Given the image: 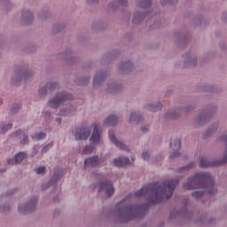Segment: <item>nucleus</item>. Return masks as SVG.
I'll return each instance as SVG.
<instances>
[{
	"mask_svg": "<svg viewBox=\"0 0 227 227\" xmlns=\"http://www.w3.org/2000/svg\"><path fill=\"white\" fill-rule=\"evenodd\" d=\"M36 175H45V166H40L35 168Z\"/></svg>",
	"mask_w": 227,
	"mask_h": 227,
	"instance_id": "47",
	"label": "nucleus"
},
{
	"mask_svg": "<svg viewBox=\"0 0 227 227\" xmlns=\"http://www.w3.org/2000/svg\"><path fill=\"white\" fill-rule=\"evenodd\" d=\"M12 207L10 206V204L5 203V204H1L0 205V212L1 214H8V212H10Z\"/></svg>",
	"mask_w": 227,
	"mask_h": 227,
	"instance_id": "41",
	"label": "nucleus"
},
{
	"mask_svg": "<svg viewBox=\"0 0 227 227\" xmlns=\"http://www.w3.org/2000/svg\"><path fill=\"white\" fill-rule=\"evenodd\" d=\"M86 1H87V4H89L90 6L98 4V3H100V0H86Z\"/></svg>",
	"mask_w": 227,
	"mask_h": 227,
	"instance_id": "53",
	"label": "nucleus"
},
{
	"mask_svg": "<svg viewBox=\"0 0 227 227\" xmlns=\"http://www.w3.org/2000/svg\"><path fill=\"white\" fill-rule=\"evenodd\" d=\"M13 127V124L7 123V124H1L0 125V134H6L8 130H10Z\"/></svg>",
	"mask_w": 227,
	"mask_h": 227,
	"instance_id": "37",
	"label": "nucleus"
},
{
	"mask_svg": "<svg viewBox=\"0 0 227 227\" xmlns=\"http://www.w3.org/2000/svg\"><path fill=\"white\" fill-rule=\"evenodd\" d=\"M186 191H193V189H207L209 194H215V186L214 185V178L208 172H197L194 176L188 177L187 182L184 184Z\"/></svg>",
	"mask_w": 227,
	"mask_h": 227,
	"instance_id": "3",
	"label": "nucleus"
},
{
	"mask_svg": "<svg viewBox=\"0 0 227 227\" xmlns=\"http://www.w3.org/2000/svg\"><path fill=\"white\" fill-rule=\"evenodd\" d=\"M107 75L109 73L107 71H99L98 72L93 79V88L98 89L102 88V84L106 82V79H107Z\"/></svg>",
	"mask_w": 227,
	"mask_h": 227,
	"instance_id": "12",
	"label": "nucleus"
},
{
	"mask_svg": "<svg viewBox=\"0 0 227 227\" xmlns=\"http://www.w3.org/2000/svg\"><path fill=\"white\" fill-rule=\"evenodd\" d=\"M118 68L120 74H130L134 70V64L130 60L122 61L120 63Z\"/></svg>",
	"mask_w": 227,
	"mask_h": 227,
	"instance_id": "20",
	"label": "nucleus"
},
{
	"mask_svg": "<svg viewBox=\"0 0 227 227\" xmlns=\"http://www.w3.org/2000/svg\"><path fill=\"white\" fill-rule=\"evenodd\" d=\"M47 93H49V89L47 88V85L44 84L43 87L39 88L37 95L39 98H43L44 97H47Z\"/></svg>",
	"mask_w": 227,
	"mask_h": 227,
	"instance_id": "35",
	"label": "nucleus"
},
{
	"mask_svg": "<svg viewBox=\"0 0 227 227\" xmlns=\"http://www.w3.org/2000/svg\"><path fill=\"white\" fill-rule=\"evenodd\" d=\"M45 137H47V133L45 132L35 133L32 136V139H34V141H42V139H45Z\"/></svg>",
	"mask_w": 227,
	"mask_h": 227,
	"instance_id": "38",
	"label": "nucleus"
},
{
	"mask_svg": "<svg viewBox=\"0 0 227 227\" xmlns=\"http://www.w3.org/2000/svg\"><path fill=\"white\" fill-rule=\"evenodd\" d=\"M74 82L75 84H77V86H88V84L90 83V75L77 78Z\"/></svg>",
	"mask_w": 227,
	"mask_h": 227,
	"instance_id": "33",
	"label": "nucleus"
},
{
	"mask_svg": "<svg viewBox=\"0 0 227 227\" xmlns=\"http://www.w3.org/2000/svg\"><path fill=\"white\" fill-rule=\"evenodd\" d=\"M58 215H59V211L56 210V211L54 212V216L56 217V216H58Z\"/></svg>",
	"mask_w": 227,
	"mask_h": 227,
	"instance_id": "61",
	"label": "nucleus"
},
{
	"mask_svg": "<svg viewBox=\"0 0 227 227\" xmlns=\"http://www.w3.org/2000/svg\"><path fill=\"white\" fill-rule=\"evenodd\" d=\"M142 134H148L150 132V124H144L140 127Z\"/></svg>",
	"mask_w": 227,
	"mask_h": 227,
	"instance_id": "46",
	"label": "nucleus"
},
{
	"mask_svg": "<svg viewBox=\"0 0 227 227\" xmlns=\"http://www.w3.org/2000/svg\"><path fill=\"white\" fill-rule=\"evenodd\" d=\"M64 27H65V24L57 23L53 26L52 31L53 33H59V31H63Z\"/></svg>",
	"mask_w": 227,
	"mask_h": 227,
	"instance_id": "43",
	"label": "nucleus"
},
{
	"mask_svg": "<svg viewBox=\"0 0 227 227\" xmlns=\"http://www.w3.org/2000/svg\"><path fill=\"white\" fill-rule=\"evenodd\" d=\"M102 162V159L98 156H92L84 160L85 168H95V166H98Z\"/></svg>",
	"mask_w": 227,
	"mask_h": 227,
	"instance_id": "25",
	"label": "nucleus"
},
{
	"mask_svg": "<svg viewBox=\"0 0 227 227\" xmlns=\"http://www.w3.org/2000/svg\"><path fill=\"white\" fill-rule=\"evenodd\" d=\"M73 134L75 141H88V138L91 136V128H76Z\"/></svg>",
	"mask_w": 227,
	"mask_h": 227,
	"instance_id": "10",
	"label": "nucleus"
},
{
	"mask_svg": "<svg viewBox=\"0 0 227 227\" xmlns=\"http://www.w3.org/2000/svg\"><path fill=\"white\" fill-rule=\"evenodd\" d=\"M39 18L40 19H45V17L43 15H42V14H39Z\"/></svg>",
	"mask_w": 227,
	"mask_h": 227,
	"instance_id": "64",
	"label": "nucleus"
},
{
	"mask_svg": "<svg viewBox=\"0 0 227 227\" xmlns=\"http://www.w3.org/2000/svg\"><path fill=\"white\" fill-rule=\"evenodd\" d=\"M125 15H126L125 20H130V12H126Z\"/></svg>",
	"mask_w": 227,
	"mask_h": 227,
	"instance_id": "58",
	"label": "nucleus"
},
{
	"mask_svg": "<svg viewBox=\"0 0 227 227\" xmlns=\"http://www.w3.org/2000/svg\"><path fill=\"white\" fill-rule=\"evenodd\" d=\"M180 108L176 110H168V113L165 114L166 120H178L180 119Z\"/></svg>",
	"mask_w": 227,
	"mask_h": 227,
	"instance_id": "29",
	"label": "nucleus"
},
{
	"mask_svg": "<svg viewBox=\"0 0 227 227\" xmlns=\"http://www.w3.org/2000/svg\"><path fill=\"white\" fill-rule=\"evenodd\" d=\"M73 99L74 97L72 94L65 91L59 92L48 101V107H51V109H58L59 106H63L65 102H68V100Z\"/></svg>",
	"mask_w": 227,
	"mask_h": 227,
	"instance_id": "7",
	"label": "nucleus"
},
{
	"mask_svg": "<svg viewBox=\"0 0 227 227\" xmlns=\"http://www.w3.org/2000/svg\"><path fill=\"white\" fill-rule=\"evenodd\" d=\"M114 165L118 168H121V166H125L126 164H129L130 160L127 157H119L115 160H114Z\"/></svg>",
	"mask_w": 227,
	"mask_h": 227,
	"instance_id": "32",
	"label": "nucleus"
},
{
	"mask_svg": "<svg viewBox=\"0 0 227 227\" xmlns=\"http://www.w3.org/2000/svg\"><path fill=\"white\" fill-rule=\"evenodd\" d=\"M45 85L48 88V91H55L59 88V84L56 82H47Z\"/></svg>",
	"mask_w": 227,
	"mask_h": 227,
	"instance_id": "36",
	"label": "nucleus"
},
{
	"mask_svg": "<svg viewBox=\"0 0 227 227\" xmlns=\"http://www.w3.org/2000/svg\"><path fill=\"white\" fill-rule=\"evenodd\" d=\"M215 106L208 107L206 110L202 111L199 116L197 117V121L199 125H207L210 120H212V116H214V113H215Z\"/></svg>",
	"mask_w": 227,
	"mask_h": 227,
	"instance_id": "9",
	"label": "nucleus"
},
{
	"mask_svg": "<svg viewBox=\"0 0 227 227\" xmlns=\"http://www.w3.org/2000/svg\"><path fill=\"white\" fill-rule=\"evenodd\" d=\"M176 35V36H180L181 38H184V35H182V34H180V32H177Z\"/></svg>",
	"mask_w": 227,
	"mask_h": 227,
	"instance_id": "62",
	"label": "nucleus"
},
{
	"mask_svg": "<svg viewBox=\"0 0 227 227\" xmlns=\"http://www.w3.org/2000/svg\"><path fill=\"white\" fill-rule=\"evenodd\" d=\"M27 159V153L25 152H20L14 155L13 158H9L7 160V164L9 166H17V164H22V160Z\"/></svg>",
	"mask_w": 227,
	"mask_h": 227,
	"instance_id": "17",
	"label": "nucleus"
},
{
	"mask_svg": "<svg viewBox=\"0 0 227 227\" xmlns=\"http://www.w3.org/2000/svg\"><path fill=\"white\" fill-rule=\"evenodd\" d=\"M35 17L33 16V12L27 11V10H23L21 12V22L25 24V26H27L33 22Z\"/></svg>",
	"mask_w": 227,
	"mask_h": 227,
	"instance_id": "24",
	"label": "nucleus"
},
{
	"mask_svg": "<svg viewBox=\"0 0 227 227\" xmlns=\"http://www.w3.org/2000/svg\"><path fill=\"white\" fill-rule=\"evenodd\" d=\"M36 153H38V146L35 145L32 151V155L33 157H35V155H36Z\"/></svg>",
	"mask_w": 227,
	"mask_h": 227,
	"instance_id": "55",
	"label": "nucleus"
},
{
	"mask_svg": "<svg viewBox=\"0 0 227 227\" xmlns=\"http://www.w3.org/2000/svg\"><path fill=\"white\" fill-rule=\"evenodd\" d=\"M129 0H113L108 3L107 10L111 12H118L120 10V6H128Z\"/></svg>",
	"mask_w": 227,
	"mask_h": 227,
	"instance_id": "18",
	"label": "nucleus"
},
{
	"mask_svg": "<svg viewBox=\"0 0 227 227\" xmlns=\"http://www.w3.org/2000/svg\"><path fill=\"white\" fill-rule=\"evenodd\" d=\"M60 178H61V176L59 175V173L55 172L52 179L50 180L49 183L43 184L42 189H43V191H45L46 189H49V187H51V185H54L58 182V180H59Z\"/></svg>",
	"mask_w": 227,
	"mask_h": 227,
	"instance_id": "30",
	"label": "nucleus"
},
{
	"mask_svg": "<svg viewBox=\"0 0 227 227\" xmlns=\"http://www.w3.org/2000/svg\"><path fill=\"white\" fill-rule=\"evenodd\" d=\"M33 75H35V71L28 69L27 66H18L12 79V84L13 86H20L22 79H24L26 82H29Z\"/></svg>",
	"mask_w": 227,
	"mask_h": 227,
	"instance_id": "5",
	"label": "nucleus"
},
{
	"mask_svg": "<svg viewBox=\"0 0 227 227\" xmlns=\"http://www.w3.org/2000/svg\"><path fill=\"white\" fill-rule=\"evenodd\" d=\"M36 205H38V197L34 196L30 198L27 203L20 204L18 212L21 215H27V214H32V212L36 209Z\"/></svg>",
	"mask_w": 227,
	"mask_h": 227,
	"instance_id": "8",
	"label": "nucleus"
},
{
	"mask_svg": "<svg viewBox=\"0 0 227 227\" xmlns=\"http://www.w3.org/2000/svg\"><path fill=\"white\" fill-rule=\"evenodd\" d=\"M198 66V55L192 52H187L184 55V67H197Z\"/></svg>",
	"mask_w": 227,
	"mask_h": 227,
	"instance_id": "14",
	"label": "nucleus"
},
{
	"mask_svg": "<svg viewBox=\"0 0 227 227\" xmlns=\"http://www.w3.org/2000/svg\"><path fill=\"white\" fill-rule=\"evenodd\" d=\"M2 4H4L5 10H10V8H12V3H10V0H4Z\"/></svg>",
	"mask_w": 227,
	"mask_h": 227,
	"instance_id": "50",
	"label": "nucleus"
},
{
	"mask_svg": "<svg viewBox=\"0 0 227 227\" xmlns=\"http://www.w3.org/2000/svg\"><path fill=\"white\" fill-rule=\"evenodd\" d=\"M77 112V106L75 105H70L65 107H62L59 114L58 116H62L64 118H67V116H70L71 114H75Z\"/></svg>",
	"mask_w": 227,
	"mask_h": 227,
	"instance_id": "19",
	"label": "nucleus"
},
{
	"mask_svg": "<svg viewBox=\"0 0 227 227\" xmlns=\"http://www.w3.org/2000/svg\"><path fill=\"white\" fill-rule=\"evenodd\" d=\"M151 153L150 152L145 151L142 153V159L143 160H150V157H151Z\"/></svg>",
	"mask_w": 227,
	"mask_h": 227,
	"instance_id": "49",
	"label": "nucleus"
},
{
	"mask_svg": "<svg viewBox=\"0 0 227 227\" xmlns=\"http://www.w3.org/2000/svg\"><path fill=\"white\" fill-rule=\"evenodd\" d=\"M152 6V0H141L138 3V7L141 10L137 9L133 14L132 23L135 25L141 24L148 16V12H145L143 10H148Z\"/></svg>",
	"mask_w": 227,
	"mask_h": 227,
	"instance_id": "6",
	"label": "nucleus"
},
{
	"mask_svg": "<svg viewBox=\"0 0 227 227\" xmlns=\"http://www.w3.org/2000/svg\"><path fill=\"white\" fill-rule=\"evenodd\" d=\"M99 192H105L107 197L113 196L114 194V186L111 181H103L99 183Z\"/></svg>",
	"mask_w": 227,
	"mask_h": 227,
	"instance_id": "15",
	"label": "nucleus"
},
{
	"mask_svg": "<svg viewBox=\"0 0 227 227\" xmlns=\"http://www.w3.org/2000/svg\"><path fill=\"white\" fill-rule=\"evenodd\" d=\"M218 141L220 143H225L226 145V149L223 158L218 160H210L207 158H201L200 161V168H215L217 166L227 164V131L218 136Z\"/></svg>",
	"mask_w": 227,
	"mask_h": 227,
	"instance_id": "4",
	"label": "nucleus"
},
{
	"mask_svg": "<svg viewBox=\"0 0 227 227\" xmlns=\"http://www.w3.org/2000/svg\"><path fill=\"white\" fill-rule=\"evenodd\" d=\"M183 203H184V205H187V204L189 203V200H188L187 199H185V200L183 201Z\"/></svg>",
	"mask_w": 227,
	"mask_h": 227,
	"instance_id": "63",
	"label": "nucleus"
},
{
	"mask_svg": "<svg viewBox=\"0 0 227 227\" xmlns=\"http://www.w3.org/2000/svg\"><path fill=\"white\" fill-rule=\"evenodd\" d=\"M161 6H166V4H172L173 0H160Z\"/></svg>",
	"mask_w": 227,
	"mask_h": 227,
	"instance_id": "52",
	"label": "nucleus"
},
{
	"mask_svg": "<svg viewBox=\"0 0 227 227\" xmlns=\"http://www.w3.org/2000/svg\"><path fill=\"white\" fill-rule=\"evenodd\" d=\"M171 153L169 154V159H178L182 155L180 149L182 148V140L180 138H175L170 142Z\"/></svg>",
	"mask_w": 227,
	"mask_h": 227,
	"instance_id": "11",
	"label": "nucleus"
},
{
	"mask_svg": "<svg viewBox=\"0 0 227 227\" xmlns=\"http://www.w3.org/2000/svg\"><path fill=\"white\" fill-rule=\"evenodd\" d=\"M130 197L123 199L115 205L114 212L107 215L108 217H114L116 221H132L139 215H145V212L148 208V204H142L140 206L130 205Z\"/></svg>",
	"mask_w": 227,
	"mask_h": 227,
	"instance_id": "2",
	"label": "nucleus"
},
{
	"mask_svg": "<svg viewBox=\"0 0 227 227\" xmlns=\"http://www.w3.org/2000/svg\"><path fill=\"white\" fill-rule=\"evenodd\" d=\"M222 20H223V22H227V12H224V13L222 15Z\"/></svg>",
	"mask_w": 227,
	"mask_h": 227,
	"instance_id": "57",
	"label": "nucleus"
},
{
	"mask_svg": "<svg viewBox=\"0 0 227 227\" xmlns=\"http://www.w3.org/2000/svg\"><path fill=\"white\" fill-rule=\"evenodd\" d=\"M123 90V85L116 82H110L107 83V93H120Z\"/></svg>",
	"mask_w": 227,
	"mask_h": 227,
	"instance_id": "23",
	"label": "nucleus"
},
{
	"mask_svg": "<svg viewBox=\"0 0 227 227\" xmlns=\"http://www.w3.org/2000/svg\"><path fill=\"white\" fill-rule=\"evenodd\" d=\"M129 125H139L143 121V117L139 112H132L128 121Z\"/></svg>",
	"mask_w": 227,
	"mask_h": 227,
	"instance_id": "26",
	"label": "nucleus"
},
{
	"mask_svg": "<svg viewBox=\"0 0 227 227\" xmlns=\"http://www.w3.org/2000/svg\"><path fill=\"white\" fill-rule=\"evenodd\" d=\"M118 54H120L118 51H114L108 53L106 56H105L104 59L105 61H111V59H114L115 58H118Z\"/></svg>",
	"mask_w": 227,
	"mask_h": 227,
	"instance_id": "40",
	"label": "nucleus"
},
{
	"mask_svg": "<svg viewBox=\"0 0 227 227\" xmlns=\"http://www.w3.org/2000/svg\"><path fill=\"white\" fill-rule=\"evenodd\" d=\"M102 136V129L97 123L92 124V134L90 141L92 145H100V137Z\"/></svg>",
	"mask_w": 227,
	"mask_h": 227,
	"instance_id": "13",
	"label": "nucleus"
},
{
	"mask_svg": "<svg viewBox=\"0 0 227 227\" xmlns=\"http://www.w3.org/2000/svg\"><path fill=\"white\" fill-rule=\"evenodd\" d=\"M192 194L193 198H195V200H200L205 194V191L197 190V191L193 192Z\"/></svg>",
	"mask_w": 227,
	"mask_h": 227,
	"instance_id": "45",
	"label": "nucleus"
},
{
	"mask_svg": "<svg viewBox=\"0 0 227 227\" xmlns=\"http://www.w3.org/2000/svg\"><path fill=\"white\" fill-rule=\"evenodd\" d=\"M92 29H94L95 31H98V30L102 29V27H100V23H98V22L93 23Z\"/></svg>",
	"mask_w": 227,
	"mask_h": 227,
	"instance_id": "51",
	"label": "nucleus"
},
{
	"mask_svg": "<svg viewBox=\"0 0 227 227\" xmlns=\"http://www.w3.org/2000/svg\"><path fill=\"white\" fill-rule=\"evenodd\" d=\"M43 114L44 116H46V118H51V114H50V112H48V111L43 112Z\"/></svg>",
	"mask_w": 227,
	"mask_h": 227,
	"instance_id": "59",
	"label": "nucleus"
},
{
	"mask_svg": "<svg viewBox=\"0 0 227 227\" xmlns=\"http://www.w3.org/2000/svg\"><path fill=\"white\" fill-rule=\"evenodd\" d=\"M218 129L219 122H214L211 126H209L207 132L205 133V136H207V137H210V136H214V134L217 133Z\"/></svg>",
	"mask_w": 227,
	"mask_h": 227,
	"instance_id": "31",
	"label": "nucleus"
},
{
	"mask_svg": "<svg viewBox=\"0 0 227 227\" xmlns=\"http://www.w3.org/2000/svg\"><path fill=\"white\" fill-rule=\"evenodd\" d=\"M176 215H182V213H179L178 211H172L170 214V219H175Z\"/></svg>",
	"mask_w": 227,
	"mask_h": 227,
	"instance_id": "54",
	"label": "nucleus"
},
{
	"mask_svg": "<svg viewBox=\"0 0 227 227\" xmlns=\"http://www.w3.org/2000/svg\"><path fill=\"white\" fill-rule=\"evenodd\" d=\"M108 136L111 143H113V145L117 146V148H120V150H127V145L123 142L116 138V135L114 134V131L110 130L108 133Z\"/></svg>",
	"mask_w": 227,
	"mask_h": 227,
	"instance_id": "22",
	"label": "nucleus"
},
{
	"mask_svg": "<svg viewBox=\"0 0 227 227\" xmlns=\"http://www.w3.org/2000/svg\"><path fill=\"white\" fill-rule=\"evenodd\" d=\"M208 216L205 215L204 217L200 218V223H208Z\"/></svg>",
	"mask_w": 227,
	"mask_h": 227,
	"instance_id": "56",
	"label": "nucleus"
},
{
	"mask_svg": "<svg viewBox=\"0 0 227 227\" xmlns=\"http://www.w3.org/2000/svg\"><path fill=\"white\" fill-rule=\"evenodd\" d=\"M195 107L193 106H185L179 107V111L181 113H184V114H189V113H192L194 111Z\"/></svg>",
	"mask_w": 227,
	"mask_h": 227,
	"instance_id": "39",
	"label": "nucleus"
},
{
	"mask_svg": "<svg viewBox=\"0 0 227 227\" xmlns=\"http://www.w3.org/2000/svg\"><path fill=\"white\" fill-rule=\"evenodd\" d=\"M114 125H118V117L116 115H109L103 121L104 127H114Z\"/></svg>",
	"mask_w": 227,
	"mask_h": 227,
	"instance_id": "28",
	"label": "nucleus"
},
{
	"mask_svg": "<svg viewBox=\"0 0 227 227\" xmlns=\"http://www.w3.org/2000/svg\"><path fill=\"white\" fill-rule=\"evenodd\" d=\"M56 123H58L59 125H61L63 120L59 117H58L56 120H55Z\"/></svg>",
	"mask_w": 227,
	"mask_h": 227,
	"instance_id": "60",
	"label": "nucleus"
},
{
	"mask_svg": "<svg viewBox=\"0 0 227 227\" xmlns=\"http://www.w3.org/2000/svg\"><path fill=\"white\" fill-rule=\"evenodd\" d=\"M21 106L20 104L13 105L12 109L10 110V114H17L20 111Z\"/></svg>",
	"mask_w": 227,
	"mask_h": 227,
	"instance_id": "44",
	"label": "nucleus"
},
{
	"mask_svg": "<svg viewBox=\"0 0 227 227\" xmlns=\"http://www.w3.org/2000/svg\"><path fill=\"white\" fill-rule=\"evenodd\" d=\"M94 150L95 146L89 145L82 149V153L83 155H90V153H92Z\"/></svg>",
	"mask_w": 227,
	"mask_h": 227,
	"instance_id": "42",
	"label": "nucleus"
},
{
	"mask_svg": "<svg viewBox=\"0 0 227 227\" xmlns=\"http://www.w3.org/2000/svg\"><path fill=\"white\" fill-rule=\"evenodd\" d=\"M52 146H54V142H50L42 148V153H46V152H49V149L52 148Z\"/></svg>",
	"mask_w": 227,
	"mask_h": 227,
	"instance_id": "48",
	"label": "nucleus"
},
{
	"mask_svg": "<svg viewBox=\"0 0 227 227\" xmlns=\"http://www.w3.org/2000/svg\"><path fill=\"white\" fill-rule=\"evenodd\" d=\"M12 137H20L23 136V138L20 140L21 145H28L29 144V137L27 134L22 129H18L14 133L12 134Z\"/></svg>",
	"mask_w": 227,
	"mask_h": 227,
	"instance_id": "27",
	"label": "nucleus"
},
{
	"mask_svg": "<svg viewBox=\"0 0 227 227\" xmlns=\"http://www.w3.org/2000/svg\"><path fill=\"white\" fill-rule=\"evenodd\" d=\"M73 51L70 48H67L64 52L59 53L57 55V59H59V61H67V63L72 64V63H75L76 61V58L75 57H70L73 54Z\"/></svg>",
	"mask_w": 227,
	"mask_h": 227,
	"instance_id": "16",
	"label": "nucleus"
},
{
	"mask_svg": "<svg viewBox=\"0 0 227 227\" xmlns=\"http://www.w3.org/2000/svg\"><path fill=\"white\" fill-rule=\"evenodd\" d=\"M192 168H196V162L192 161L188 163L187 165H184L178 168V173H187V171H191Z\"/></svg>",
	"mask_w": 227,
	"mask_h": 227,
	"instance_id": "34",
	"label": "nucleus"
},
{
	"mask_svg": "<svg viewBox=\"0 0 227 227\" xmlns=\"http://www.w3.org/2000/svg\"><path fill=\"white\" fill-rule=\"evenodd\" d=\"M145 109L149 113H159V111H162V103L160 101L147 103L145 105Z\"/></svg>",
	"mask_w": 227,
	"mask_h": 227,
	"instance_id": "21",
	"label": "nucleus"
},
{
	"mask_svg": "<svg viewBox=\"0 0 227 227\" xmlns=\"http://www.w3.org/2000/svg\"><path fill=\"white\" fill-rule=\"evenodd\" d=\"M179 179H167L161 183H152L135 192L136 198H145L151 203H160L163 200H169L175 192Z\"/></svg>",
	"mask_w": 227,
	"mask_h": 227,
	"instance_id": "1",
	"label": "nucleus"
}]
</instances>
